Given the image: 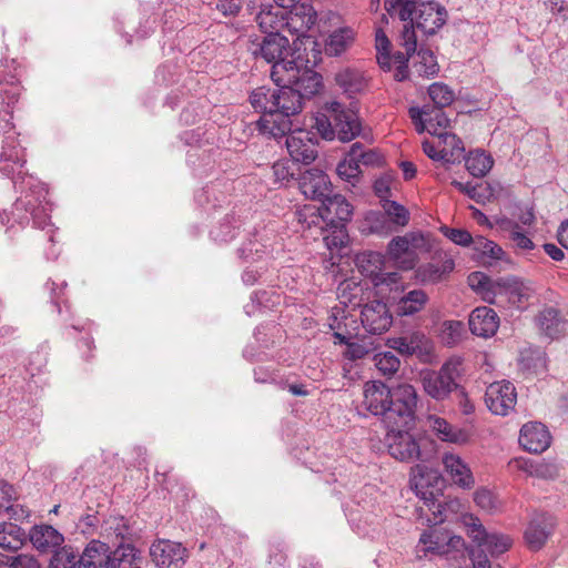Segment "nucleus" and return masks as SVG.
<instances>
[{"mask_svg": "<svg viewBox=\"0 0 568 568\" xmlns=\"http://www.w3.org/2000/svg\"><path fill=\"white\" fill-rule=\"evenodd\" d=\"M8 89L1 91L6 108L0 110V132L6 136L0 153V173L11 179L21 195L9 211L0 212V223L7 226L8 231L24 229L30 221L33 222L34 227L44 229L49 225L50 219L48 191L41 182L23 172L24 151L17 142L14 134H11L12 105L19 99L20 89L12 81L8 82Z\"/></svg>", "mask_w": 568, "mask_h": 568, "instance_id": "1", "label": "nucleus"}, {"mask_svg": "<svg viewBox=\"0 0 568 568\" xmlns=\"http://www.w3.org/2000/svg\"><path fill=\"white\" fill-rule=\"evenodd\" d=\"M362 405L375 416H381L386 427L406 426L416 416L418 394L407 383L389 388L379 381H368L363 386Z\"/></svg>", "mask_w": 568, "mask_h": 568, "instance_id": "2", "label": "nucleus"}, {"mask_svg": "<svg viewBox=\"0 0 568 568\" xmlns=\"http://www.w3.org/2000/svg\"><path fill=\"white\" fill-rule=\"evenodd\" d=\"M313 126L323 139L329 141L337 136L342 142H349L361 133L356 112L335 100L323 105L322 112L314 118Z\"/></svg>", "mask_w": 568, "mask_h": 568, "instance_id": "3", "label": "nucleus"}, {"mask_svg": "<svg viewBox=\"0 0 568 568\" xmlns=\"http://www.w3.org/2000/svg\"><path fill=\"white\" fill-rule=\"evenodd\" d=\"M412 486L416 495L423 500L424 506L419 510L425 515L428 525H437L445 520L443 488L444 478L442 475L425 465H416L412 473Z\"/></svg>", "mask_w": 568, "mask_h": 568, "instance_id": "4", "label": "nucleus"}, {"mask_svg": "<svg viewBox=\"0 0 568 568\" xmlns=\"http://www.w3.org/2000/svg\"><path fill=\"white\" fill-rule=\"evenodd\" d=\"M389 14L397 11L402 21H410L425 34H434L447 19L446 9L437 2L420 0H385Z\"/></svg>", "mask_w": 568, "mask_h": 568, "instance_id": "5", "label": "nucleus"}, {"mask_svg": "<svg viewBox=\"0 0 568 568\" xmlns=\"http://www.w3.org/2000/svg\"><path fill=\"white\" fill-rule=\"evenodd\" d=\"M276 100L277 106L274 108V118L262 115L256 122L258 132L268 138H283L286 132L292 130L293 123L290 119L302 110L301 97L290 85H278Z\"/></svg>", "mask_w": 568, "mask_h": 568, "instance_id": "6", "label": "nucleus"}, {"mask_svg": "<svg viewBox=\"0 0 568 568\" xmlns=\"http://www.w3.org/2000/svg\"><path fill=\"white\" fill-rule=\"evenodd\" d=\"M271 78L276 85H290L303 99L320 92L322 77L305 65L301 57L294 64L277 63L271 69Z\"/></svg>", "mask_w": 568, "mask_h": 568, "instance_id": "7", "label": "nucleus"}, {"mask_svg": "<svg viewBox=\"0 0 568 568\" xmlns=\"http://www.w3.org/2000/svg\"><path fill=\"white\" fill-rule=\"evenodd\" d=\"M460 357H450L438 371L423 369L419 381L424 393L436 402L447 399L458 388V379L463 373Z\"/></svg>", "mask_w": 568, "mask_h": 568, "instance_id": "8", "label": "nucleus"}, {"mask_svg": "<svg viewBox=\"0 0 568 568\" xmlns=\"http://www.w3.org/2000/svg\"><path fill=\"white\" fill-rule=\"evenodd\" d=\"M248 51L255 58H262L267 63H272V68L277 63L294 64L301 58L300 53L292 52L288 39L280 32H271L261 41L257 39L251 41Z\"/></svg>", "mask_w": 568, "mask_h": 568, "instance_id": "9", "label": "nucleus"}, {"mask_svg": "<svg viewBox=\"0 0 568 568\" xmlns=\"http://www.w3.org/2000/svg\"><path fill=\"white\" fill-rule=\"evenodd\" d=\"M464 547L465 540L460 536L443 529H428L422 532L415 549L416 556L422 559L462 552Z\"/></svg>", "mask_w": 568, "mask_h": 568, "instance_id": "10", "label": "nucleus"}, {"mask_svg": "<svg viewBox=\"0 0 568 568\" xmlns=\"http://www.w3.org/2000/svg\"><path fill=\"white\" fill-rule=\"evenodd\" d=\"M497 286L496 304L506 301L517 310H526L536 294V287L531 281L514 275L498 277Z\"/></svg>", "mask_w": 568, "mask_h": 568, "instance_id": "11", "label": "nucleus"}, {"mask_svg": "<svg viewBox=\"0 0 568 568\" xmlns=\"http://www.w3.org/2000/svg\"><path fill=\"white\" fill-rule=\"evenodd\" d=\"M462 523L466 528L468 537L485 552L489 551L490 555L496 556L507 551L513 544L509 536L503 534H488L481 525L478 517L473 514H465L462 517Z\"/></svg>", "mask_w": 568, "mask_h": 568, "instance_id": "12", "label": "nucleus"}, {"mask_svg": "<svg viewBox=\"0 0 568 568\" xmlns=\"http://www.w3.org/2000/svg\"><path fill=\"white\" fill-rule=\"evenodd\" d=\"M416 416L406 426L386 427V443L389 454L400 462H414L420 458V448L409 429L415 425Z\"/></svg>", "mask_w": 568, "mask_h": 568, "instance_id": "13", "label": "nucleus"}, {"mask_svg": "<svg viewBox=\"0 0 568 568\" xmlns=\"http://www.w3.org/2000/svg\"><path fill=\"white\" fill-rule=\"evenodd\" d=\"M387 345L402 355H416L422 362H432L434 357V343L419 331L389 338Z\"/></svg>", "mask_w": 568, "mask_h": 568, "instance_id": "14", "label": "nucleus"}, {"mask_svg": "<svg viewBox=\"0 0 568 568\" xmlns=\"http://www.w3.org/2000/svg\"><path fill=\"white\" fill-rule=\"evenodd\" d=\"M488 409L499 416H506L515 408L517 393L515 386L508 381L491 383L485 393Z\"/></svg>", "mask_w": 568, "mask_h": 568, "instance_id": "15", "label": "nucleus"}, {"mask_svg": "<svg viewBox=\"0 0 568 568\" xmlns=\"http://www.w3.org/2000/svg\"><path fill=\"white\" fill-rule=\"evenodd\" d=\"M409 115L418 133L427 131L436 138L447 132L450 125V120L440 109L413 106L409 109Z\"/></svg>", "mask_w": 568, "mask_h": 568, "instance_id": "16", "label": "nucleus"}, {"mask_svg": "<svg viewBox=\"0 0 568 568\" xmlns=\"http://www.w3.org/2000/svg\"><path fill=\"white\" fill-rule=\"evenodd\" d=\"M535 325L541 336L557 341L568 334V320L555 306H545L535 316Z\"/></svg>", "mask_w": 568, "mask_h": 568, "instance_id": "17", "label": "nucleus"}, {"mask_svg": "<svg viewBox=\"0 0 568 568\" xmlns=\"http://www.w3.org/2000/svg\"><path fill=\"white\" fill-rule=\"evenodd\" d=\"M286 148L295 162L310 164L317 156L316 143L311 132L302 129H293L286 132Z\"/></svg>", "mask_w": 568, "mask_h": 568, "instance_id": "18", "label": "nucleus"}, {"mask_svg": "<svg viewBox=\"0 0 568 568\" xmlns=\"http://www.w3.org/2000/svg\"><path fill=\"white\" fill-rule=\"evenodd\" d=\"M150 556L159 568H183L187 554L180 542L159 540L151 546Z\"/></svg>", "mask_w": 568, "mask_h": 568, "instance_id": "19", "label": "nucleus"}, {"mask_svg": "<svg viewBox=\"0 0 568 568\" xmlns=\"http://www.w3.org/2000/svg\"><path fill=\"white\" fill-rule=\"evenodd\" d=\"M301 192L308 199L324 203L333 189L328 175L318 169H310L300 178Z\"/></svg>", "mask_w": 568, "mask_h": 568, "instance_id": "20", "label": "nucleus"}, {"mask_svg": "<svg viewBox=\"0 0 568 568\" xmlns=\"http://www.w3.org/2000/svg\"><path fill=\"white\" fill-rule=\"evenodd\" d=\"M556 526L555 518L547 514H536L528 523L524 538L530 550H540L551 536Z\"/></svg>", "mask_w": 568, "mask_h": 568, "instance_id": "21", "label": "nucleus"}, {"mask_svg": "<svg viewBox=\"0 0 568 568\" xmlns=\"http://www.w3.org/2000/svg\"><path fill=\"white\" fill-rule=\"evenodd\" d=\"M356 265L359 272L372 278L375 285L383 283L393 284L397 283L399 275L396 272L383 273L384 256L377 252H366L357 255Z\"/></svg>", "mask_w": 568, "mask_h": 568, "instance_id": "22", "label": "nucleus"}, {"mask_svg": "<svg viewBox=\"0 0 568 568\" xmlns=\"http://www.w3.org/2000/svg\"><path fill=\"white\" fill-rule=\"evenodd\" d=\"M442 464L449 480L457 487L469 490L475 487V477L469 465L453 452L442 455Z\"/></svg>", "mask_w": 568, "mask_h": 568, "instance_id": "23", "label": "nucleus"}, {"mask_svg": "<svg viewBox=\"0 0 568 568\" xmlns=\"http://www.w3.org/2000/svg\"><path fill=\"white\" fill-rule=\"evenodd\" d=\"M363 327L371 334H383L393 322L387 305L381 301L366 303L361 311Z\"/></svg>", "mask_w": 568, "mask_h": 568, "instance_id": "24", "label": "nucleus"}, {"mask_svg": "<svg viewBox=\"0 0 568 568\" xmlns=\"http://www.w3.org/2000/svg\"><path fill=\"white\" fill-rule=\"evenodd\" d=\"M256 22L266 34L280 32L285 27L290 28L288 11L276 2L273 3L272 0L261 3V10L256 14Z\"/></svg>", "mask_w": 568, "mask_h": 568, "instance_id": "25", "label": "nucleus"}, {"mask_svg": "<svg viewBox=\"0 0 568 568\" xmlns=\"http://www.w3.org/2000/svg\"><path fill=\"white\" fill-rule=\"evenodd\" d=\"M550 439L548 429L541 423H527L520 429L519 444L529 453L539 454L545 452L550 445Z\"/></svg>", "mask_w": 568, "mask_h": 568, "instance_id": "26", "label": "nucleus"}, {"mask_svg": "<svg viewBox=\"0 0 568 568\" xmlns=\"http://www.w3.org/2000/svg\"><path fill=\"white\" fill-rule=\"evenodd\" d=\"M425 423L442 442L465 445L469 440V435L465 429L452 425L444 417L433 414L427 415Z\"/></svg>", "mask_w": 568, "mask_h": 568, "instance_id": "27", "label": "nucleus"}, {"mask_svg": "<svg viewBox=\"0 0 568 568\" xmlns=\"http://www.w3.org/2000/svg\"><path fill=\"white\" fill-rule=\"evenodd\" d=\"M499 316L487 306L476 307L469 315V328L474 335L488 338L496 334Z\"/></svg>", "mask_w": 568, "mask_h": 568, "instance_id": "28", "label": "nucleus"}, {"mask_svg": "<svg viewBox=\"0 0 568 568\" xmlns=\"http://www.w3.org/2000/svg\"><path fill=\"white\" fill-rule=\"evenodd\" d=\"M387 254L402 270H413L419 262V256L409 244L407 235L395 236L387 245Z\"/></svg>", "mask_w": 568, "mask_h": 568, "instance_id": "29", "label": "nucleus"}, {"mask_svg": "<svg viewBox=\"0 0 568 568\" xmlns=\"http://www.w3.org/2000/svg\"><path fill=\"white\" fill-rule=\"evenodd\" d=\"M438 261H433L427 264L420 265L416 270V277L423 283H437L446 274L450 273L455 263L448 254H437Z\"/></svg>", "mask_w": 568, "mask_h": 568, "instance_id": "30", "label": "nucleus"}, {"mask_svg": "<svg viewBox=\"0 0 568 568\" xmlns=\"http://www.w3.org/2000/svg\"><path fill=\"white\" fill-rule=\"evenodd\" d=\"M295 216L303 232L308 231V236L313 239H316L317 235L323 233L324 224L326 225L327 223L323 209H318L314 205H304L296 211Z\"/></svg>", "mask_w": 568, "mask_h": 568, "instance_id": "31", "label": "nucleus"}, {"mask_svg": "<svg viewBox=\"0 0 568 568\" xmlns=\"http://www.w3.org/2000/svg\"><path fill=\"white\" fill-rule=\"evenodd\" d=\"M322 204L327 222L334 219L336 224L345 225L353 215V206L341 194H332Z\"/></svg>", "mask_w": 568, "mask_h": 568, "instance_id": "32", "label": "nucleus"}, {"mask_svg": "<svg viewBox=\"0 0 568 568\" xmlns=\"http://www.w3.org/2000/svg\"><path fill=\"white\" fill-rule=\"evenodd\" d=\"M141 551L130 544H120L109 558V568H141Z\"/></svg>", "mask_w": 568, "mask_h": 568, "instance_id": "33", "label": "nucleus"}, {"mask_svg": "<svg viewBox=\"0 0 568 568\" xmlns=\"http://www.w3.org/2000/svg\"><path fill=\"white\" fill-rule=\"evenodd\" d=\"M337 85L349 97L363 93L367 88V79L363 72L346 68L335 74Z\"/></svg>", "mask_w": 568, "mask_h": 568, "instance_id": "34", "label": "nucleus"}, {"mask_svg": "<svg viewBox=\"0 0 568 568\" xmlns=\"http://www.w3.org/2000/svg\"><path fill=\"white\" fill-rule=\"evenodd\" d=\"M79 558L81 568H109V546L99 540H92Z\"/></svg>", "mask_w": 568, "mask_h": 568, "instance_id": "35", "label": "nucleus"}, {"mask_svg": "<svg viewBox=\"0 0 568 568\" xmlns=\"http://www.w3.org/2000/svg\"><path fill=\"white\" fill-rule=\"evenodd\" d=\"M29 536L32 545L41 551L59 547L64 541L63 535L50 525L33 527Z\"/></svg>", "mask_w": 568, "mask_h": 568, "instance_id": "36", "label": "nucleus"}, {"mask_svg": "<svg viewBox=\"0 0 568 568\" xmlns=\"http://www.w3.org/2000/svg\"><path fill=\"white\" fill-rule=\"evenodd\" d=\"M427 301L428 296L423 290L409 291L395 303V313L398 316H412L420 312Z\"/></svg>", "mask_w": 568, "mask_h": 568, "instance_id": "37", "label": "nucleus"}, {"mask_svg": "<svg viewBox=\"0 0 568 568\" xmlns=\"http://www.w3.org/2000/svg\"><path fill=\"white\" fill-rule=\"evenodd\" d=\"M467 282L483 301L496 304L497 278L493 280L483 272H473L468 275Z\"/></svg>", "mask_w": 568, "mask_h": 568, "instance_id": "38", "label": "nucleus"}, {"mask_svg": "<svg viewBox=\"0 0 568 568\" xmlns=\"http://www.w3.org/2000/svg\"><path fill=\"white\" fill-rule=\"evenodd\" d=\"M18 494L14 487L8 483H0V514L7 513L10 518L21 519L29 516V513L19 505H14Z\"/></svg>", "mask_w": 568, "mask_h": 568, "instance_id": "39", "label": "nucleus"}, {"mask_svg": "<svg viewBox=\"0 0 568 568\" xmlns=\"http://www.w3.org/2000/svg\"><path fill=\"white\" fill-rule=\"evenodd\" d=\"M277 89L272 90L270 88L260 87L252 91L250 95V102L252 106L262 112V115H270L274 118V108L277 106L278 101L276 100Z\"/></svg>", "mask_w": 568, "mask_h": 568, "instance_id": "40", "label": "nucleus"}, {"mask_svg": "<svg viewBox=\"0 0 568 568\" xmlns=\"http://www.w3.org/2000/svg\"><path fill=\"white\" fill-rule=\"evenodd\" d=\"M27 539V534L13 523L0 524V548L8 551L19 550Z\"/></svg>", "mask_w": 568, "mask_h": 568, "instance_id": "41", "label": "nucleus"}, {"mask_svg": "<svg viewBox=\"0 0 568 568\" xmlns=\"http://www.w3.org/2000/svg\"><path fill=\"white\" fill-rule=\"evenodd\" d=\"M456 189L460 192L467 194L470 199L475 200L477 203H486L491 201L496 196V193L499 189V185H493L488 182L471 184V183H462L458 181H453L452 183Z\"/></svg>", "mask_w": 568, "mask_h": 568, "instance_id": "42", "label": "nucleus"}, {"mask_svg": "<svg viewBox=\"0 0 568 568\" xmlns=\"http://www.w3.org/2000/svg\"><path fill=\"white\" fill-rule=\"evenodd\" d=\"M293 8L294 11L288 12L290 28L301 33L310 30L317 19V13L314 8L306 3Z\"/></svg>", "mask_w": 568, "mask_h": 568, "instance_id": "43", "label": "nucleus"}, {"mask_svg": "<svg viewBox=\"0 0 568 568\" xmlns=\"http://www.w3.org/2000/svg\"><path fill=\"white\" fill-rule=\"evenodd\" d=\"M412 70L419 77H435L439 71L436 57L429 49H419L414 55Z\"/></svg>", "mask_w": 568, "mask_h": 568, "instance_id": "44", "label": "nucleus"}, {"mask_svg": "<svg viewBox=\"0 0 568 568\" xmlns=\"http://www.w3.org/2000/svg\"><path fill=\"white\" fill-rule=\"evenodd\" d=\"M466 169L475 178L485 176L493 168L494 160L485 151L476 150L469 152L465 159Z\"/></svg>", "mask_w": 568, "mask_h": 568, "instance_id": "45", "label": "nucleus"}, {"mask_svg": "<svg viewBox=\"0 0 568 568\" xmlns=\"http://www.w3.org/2000/svg\"><path fill=\"white\" fill-rule=\"evenodd\" d=\"M354 41V31L351 28H339L332 32L325 43V51L328 55H339Z\"/></svg>", "mask_w": 568, "mask_h": 568, "instance_id": "46", "label": "nucleus"}, {"mask_svg": "<svg viewBox=\"0 0 568 568\" xmlns=\"http://www.w3.org/2000/svg\"><path fill=\"white\" fill-rule=\"evenodd\" d=\"M363 231L369 234L388 235L394 229L384 212L371 211L363 221Z\"/></svg>", "mask_w": 568, "mask_h": 568, "instance_id": "47", "label": "nucleus"}, {"mask_svg": "<svg viewBox=\"0 0 568 568\" xmlns=\"http://www.w3.org/2000/svg\"><path fill=\"white\" fill-rule=\"evenodd\" d=\"M519 365L529 373H540L546 369V354L538 348H527L520 352Z\"/></svg>", "mask_w": 568, "mask_h": 568, "instance_id": "48", "label": "nucleus"}, {"mask_svg": "<svg viewBox=\"0 0 568 568\" xmlns=\"http://www.w3.org/2000/svg\"><path fill=\"white\" fill-rule=\"evenodd\" d=\"M327 229H324L323 241L328 250L343 247L347 242V233L345 225L336 224L334 219L326 223Z\"/></svg>", "mask_w": 568, "mask_h": 568, "instance_id": "49", "label": "nucleus"}, {"mask_svg": "<svg viewBox=\"0 0 568 568\" xmlns=\"http://www.w3.org/2000/svg\"><path fill=\"white\" fill-rule=\"evenodd\" d=\"M439 145H442V152L447 158V162H455L463 156L465 148L463 141L455 134L445 132L437 136Z\"/></svg>", "mask_w": 568, "mask_h": 568, "instance_id": "50", "label": "nucleus"}, {"mask_svg": "<svg viewBox=\"0 0 568 568\" xmlns=\"http://www.w3.org/2000/svg\"><path fill=\"white\" fill-rule=\"evenodd\" d=\"M382 207L392 226L404 227L409 223V211L398 202L392 200L385 201Z\"/></svg>", "mask_w": 568, "mask_h": 568, "instance_id": "51", "label": "nucleus"}, {"mask_svg": "<svg viewBox=\"0 0 568 568\" xmlns=\"http://www.w3.org/2000/svg\"><path fill=\"white\" fill-rule=\"evenodd\" d=\"M474 501L487 514H495L503 508V503L499 498L490 489L485 487H480L474 493Z\"/></svg>", "mask_w": 568, "mask_h": 568, "instance_id": "52", "label": "nucleus"}, {"mask_svg": "<svg viewBox=\"0 0 568 568\" xmlns=\"http://www.w3.org/2000/svg\"><path fill=\"white\" fill-rule=\"evenodd\" d=\"M352 158L358 161L359 166H379L383 163V156L373 149H365L363 144L356 142L351 146Z\"/></svg>", "mask_w": 568, "mask_h": 568, "instance_id": "53", "label": "nucleus"}, {"mask_svg": "<svg viewBox=\"0 0 568 568\" xmlns=\"http://www.w3.org/2000/svg\"><path fill=\"white\" fill-rule=\"evenodd\" d=\"M336 172L342 180L347 181L353 185H355V183L358 181L362 174V169L358 164V161L352 158L351 150L347 152L345 158L338 163Z\"/></svg>", "mask_w": 568, "mask_h": 568, "instance_id": "54", "label": "nucleus"}, {"mask_svg": "<svg viewBox=\"0 0 568 568\" xmlns=\"http://www.w3.org/2000/svg\"><path fill=\"white\" fill-rule=\"evenodd\" d=\"M428 95L434 104L437 106L436 109H443L448 106L455 100V92L445 83L435 82L428 88Z\"/></svg>", "mask_w": 568, "mask_h": 568, "instance_id": "55", "label": "nucleus"}, {"mask_svg": "<svg viewBox=\"0 0 568 568\" xmlns=\"http://www.w3.org/2000/svg\"><path fill=\"white\" fill-rule=\"evenodd\" d=\"M50 568H81L78 552L72 547H62L51 558Z\"/></svg>", "mask_w": 568, "mask_h": 568, "instance_id": "56", "label": "nucleus"}, {"mask_svg": "<svg viewBox=\"0 0 568 568\" xmlns=\"http://www.w3.org/2000/svg\"><path fill=\"white\" fill-rule=\"evenodd\" d=\"M375 47H376V59L377 63L384 71L392 70V58H390V42L386 34L382 30L376 31L375 36Z\"/></svg>", "mask_w": 568, "mask_h": 568, "instance_id": "57", "label": "nucleus"}, {"mask_svg": "<svg viewBox=\"0 0 568 568\" xmlns=\"http://www.w3.org/2000/svg\"><path fill=\"white\" fill-rule=\"evenodd\" d=\"M415 253H430L435 250L436 239L428 232L413 231L406 234Z\"/></svg>", "mask_w": 568, "mask_h": 568, "instance_id": "58", "label": "nucleus"}, {"mask_svg": "<svg viewBox=\"0 0 568 568\" xmlns=\"http://www.w3.org/2000/svg\"><path fill=\"white\" fill-rule=\"evenodd\" d=\"M497 223L503 226L504 229H507L510 231V240L513 241L514 245L524 251L532 250L535 244L534 242L523 232L519 231V226L517 223L508 220L503 219L500 221H497Z\"/></svg>", "mask_w": 568, "mask_h": 568, "instance_id": "59", "label": "nucleus"}, {"mask_svg": "<svg viewBox=\"0 0 568 568\" xmlns=\"http://www.w3.org/2000/svg\"><path fill=\"white\" fill-rule=\"evenodd\" d=\"M464 325L459 321H445L440 325L439 337L445 345H456L463 336Z\"/></svg>", "mask_w": 568, "mask_h": 568, "instance_id": "60", "label": "nucleus"}, {"mask_svg": "<svg viewBox=\"0 0 568 568\" xmlns=\"http://www.w3.org/2000/svg\"><path fill=\"white\" fill-rule=\"evenodd\" d=\"M374 364L383 375L390 376L398 371L400 362L392 352H382L374 355Z\"/></svg>", "mask_w": 568, "mask_h": 568, "instance_id": "61", "label": "nucleus"}, {"mask_svg": "<svg viewBox=\"0 0 568 568\" xmlns=\"http://www.w3.org/2000/svg\"><path fill=\"white\" fill-rule=\"evenodd\" d=\"M395 185L396 181L389 174L382 175L375 180L373 185L374 193L381 200L382 204L385 203V201H389L392 196V190Z\"/></svg>", "mask_w": 568, "mask_h": 568, "instance_id": "62", "label": "nucleus"}, {"mask_svg": "<svg viewBox=\"0 0 568 568\" xmlns=\"http://www.w3.org/2000/svg\"><path fill=\"white\" fill-rule=\"evenodd\" d=\"M473 243H474L475 250L483 253L484 255H487L495 260L501 258L504 251L495 242H493L484 236H478L475 240H473Z\"/></svg>", "mask_w": 568, "mask_h": 568, "instance_id": "63", "label": "nucleus"}, {"mask_svg": "<svg viewBox=\"0 0 568 568\" xmlns=\"http://www.w3.org/2000/svg\"><path fill=\"white\" fill-rule=\"evenodd\" d=\"M440 232L457 245L469 246L473 243L471 234L466 230L442 226Z\"/></svg>", "mask_w": 568, "mask_h": 568, "instance_id": "64", "label": "nucleus"}]
</instances>
